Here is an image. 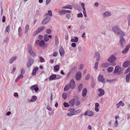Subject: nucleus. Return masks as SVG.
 Listing matches in <instances>:
<instances>
[{
	"label": "nucleus",
	"instance_id": "nucleus-1",
	"mask_svg": "<svg viewBox=\"0 0 130 130\" xmlns=\"http://www.w3.org/2000/svg\"><path fill=\"white\" fill-rule=\"evenodd\" d=\"M112 30L114 33L118 35L124 36L125 35L124 32L117 26L113 27Z\"/></svg>",
	"mask_w": 130,
	"mask_h": 130
},
{
	"label": "nucleus",
	"instance_id": "nucleus-2",
	"mask_svg": "<svg viewBox=\"0 0 130 130\" xmlns=\"http://www.w3.org/2000/svg\"><path fill=\"white\" fill-rule=\"evenodd\" d=\"M116 57L113 55H110V57L108 58L107 61L111 63V65L113 66H115L116 63L115 61L116 60Z\"/></svg>",
	"mask_w": 130,
	"mask_h": 130
},
{
	"label": "nucleus",
	"instance_id": "nucleus-3",
	"mask_svg": "<svg viewBox=\"0 0 130 130\" xmlns=\"http://www.w3.org/2000/svg\"><path fill=\"white\" fill-rule=\"evenodd\" d=\"M45 29V27L44 26H42L39 27L33 33L34 36H36L38 33L43 31Z\"/></svg>",
	"mask_w": 130,
	"mask_h": 130
},
{
	"label": "nucleus",
	"instance_id": "nucleus-4",
	"mask_svg": "<svg viewBox=\"0 0 130 130\" xmlns=\"http://www.w3.org/2000/svg\"><path fill=\"white\" fill-rule=\"evenodd\" d=\"M51 18L48 16H47L42 22V25H44L48 23L51 19Z\"/></svg>",
	"mask_w": 130,
	"mask_h": 130
},
{
	"label": "nucleus",
	"instance_id": "nucleus-5",
	"mask_svg": "<svg viewBox=\"0 0 130 130\" xmlns=\"http://www.w3.org/2000/svg\"><path fill=\"white\" fill-rule=\"evenodd\" d=\"M121 36L120 37V41L121 44V46L122 47H123L126 45L125 41L124 38Z\"/></svg>",
	"mask_w": 130,
	"mask_h": 130
},
{
	"label": "nucleus",
	"instance_id": "nucleus-6",
	"mask_svg": "<svg viewBox=\"0 0 130 130\" xmlns=\"http://www.w3.org/2000/svg\"><path fill=\"white\" fill-rule=\"evenodd\" d=\"M70 86H71V88L73 89H74L75 87V82L74 79H71L69 84Z\"/></svg>",
	"mask_w": 130,
	"mask_h": 130
},
{
	"label": "nucleus",
	"instance_id": "nucleus-7",
	"mask_svg": "<svg viewBox=\"0 0 130 130\" xmlns=\"http://www.w3.org/2000/svg\"><path fill=\"white\" fill-rule=\"evenodd\" d=\"M60 77H57L56 75L54 74H52L49 77V79L50 80L59 79Z\"/></svg>",
	"mask_w": 130,
	"mask_h": 130
},
{
	"label": "nucleus",
	"instance_id": "nucleus-8",
	"mask_svg": "<svg viewBox=\"0 0 130 130\" xmlns=\"http://www.w3.org/2000/svg\"><path fill=\"white\" fill-rule=\"evenodd\" d=\"M82 73L80 71L78 72L76 74L75 78L78 81L79 80L81 77Z\"/></svg>",
	"mask_w": 130,
	"mask_h": 130
},
{
	"label": "nucleus",
	"instance_id": "nucleus-9",
	"mask_svg": "<svg viewBox=\"0 0 130 130\" xmlns=\"http://www.w3.org/2000/svg\"><path fill=\"white\" fill-rule=\"evenodd\" d=\"M30 89L32 90H34L35 92L39 90L38 85H36L32 86L30 87Z\"/></svg>",
	"mask_w": 130,
	"mask_h": 130
},
{
	"label": "nucleus",
	"instance_id": "nucleus-10",
	"mask_svg": "<svg viewBox=\"0 0 130 130\" xmlns=\"http://www.w3.org/2000/svg\"><path fill=\"white\" fill-rule=\"evenodd\" d=\"M34 61V60L32 59H29L27 64V67L28 68L30 67L33 63Z\"/></svg>",
	"mask_w": 130,
	"mask_h": 130
},
{
	"label": "nucleus",
	"instance_id": "nucleus-11",
	"mask_svg": "<svg viewBox=\"0 0 130 130\" xmlns=\"http://www.w3.org/2000/svg\"><path fill=\"white\" fill-rule=\"evenodd\" d=\"M98 80L103 83L105 82V79L104 78L103 76L101 75H100L98 76Z\"/></svg>",
	"mask_w": 130,
	"mask_h": 130
},
{
	"label": "nucleus",
	"instance_id": "nucleus-12",
	"mask_svg": "<svg viewBox=\"0 0 130 130\" xmlns=\"http://www.w3.org/2000/svg\"><path fill=\"white\" fill-rule=\"evenodd\" d=\"M130 64V61H125L123 64V66L124 67H126Z\"/></svg>",
	"mask_w": 130,
	"mask_h": 130
},
{
	"label": "nucleus",
	"instance_id": "nucleus-13",
	"mask_svg": "<svg viewBox=\"0 0 130 130\" xmlns=\"http://www.w3.org/2000/svg\"><path fill=\"white\" fill-rule=\"evenodd\" d=\"M87 90L86 88H84L82 91V96L84 97L85 96L87 95Z\"/></svg>",
	"mask_w": 130,
	"mask_h": 130
},
{
	"label": "nucleus",
	"instance_id": "nucleus-14",
	"mask_svg": "<svg viewBox=\"0 0 130 130\" xmlns=\"http://www.w3.org/2000/svg\"><path fill=\"white\" fill-rule=\"evenodd\" d=\"M98 91L100 92V93L98 94L99 96H101L104 94V91L103 89L100 88L99 89Z\"/></svg>",
	"mask_w": 130,
	"mask_h": 130
},
{
	"label": "nucleus",
	"instance_id": "nucleus-15",
	"mask_svg": "<svg viewBox=\"0 0 130 130\" xmlns=\"http://www.w3.org/2000/svg\"><path fill=\"white\" fill-rule=\"evenodd\" d=\"M59 53L60 55L61 56L64 55V52L63 49V47L61 46L59 49Z\"/></svg>",
	"mask_w": 130,
	"mask_h": 130
},
{
	"label": "nucleus",
	"instance_id": "nucleus-16",
	"mask_svg": "<svg viewBox=\"0 0 130 130\" xmlns=\"http://www.w3.org/2000/svg\"><path fill=\"white\" fill-rule=\"evenodd\" d=\"M129 48V46L127 45L125 48L122 51V53L124 54L126 53L128 51Z\"/></svg>",
	"mask_w": 130,
	"mask_h": 130
},
{
	"label": "nucleus",
	"instance_id": "nucleus-17",
	"mask_svg": "<svg viewBox=\"0 0 130 130\" xmlns=\"http://www.w3.org/2000/svg\"><path fill=\"white\" fill-rule=\"evenodd\" d=\"M28 52L31 56L33 57H35L36 56V55L33 50H31L29 51Z\"/></svg>",
	"mask_w": 130,
	"mask_h": 130
},
{
	"label": "nucleus",
	"instance_id": "nucleus-18",
	"mask_svg": "<svg viewBox=\"0 0 130 130\" xmlns=\"http://www.w3.org/2000/svg\"><path fill=\"white\" fill-rule=\"evenodd\" d=\"M70 88H71V86L69 84H68L65 86L63 90L64 91H66L69 90Z\"/></svg>",
	"mask_w": 130,
	"mask_h": 130
},
{
	"label": "nucleus",
	"instance_id": "nucleus-19",
	"mask_svg": "<svg viewBox=\"0 0 130 130\" xmlns=\"http://www.w3.org/2000/svg\"><path fill=\"white\" fill-rule=\"evenodd\" d=\"M62 8L63 9H72V6L71 5H68L63 7Z\"/></svg>",
	"mask_w": 130,
	"mask_h": 130
},
{
	"label": "nucleus",
	"instance_id": "nucleus-20",
	"mask_svg": "<svg viewBox=\"0 0 130 130\" xmlns=\"http://www.w3.org/2000/svg\"><path fill=\"white\" fill-rule=\"evenodd\" d=\"M38 67H36L33 70L32 73V76H34L36 75V72L38 71Z\"/></svg>",
	"mask_w": 130,
	"mask_h": 130
},
{
	"label": "nucleus",
	"instance_id": "nucleus-21",
	"mask_svg": "<svg viewBox=\"0 0 130 130\" xmlns=\"http://www.w3.org/2000/svg\"><path fill=\"white\" fill-rule=\"evenodd\" d=\"M130 79V72L129 73L126 75L125 77L126 82H128Z\"/></svg>",
	"mask_w": 130,
	"mask_h": 130
},
{
	"label": "nucleus",
	"instance_id": "nucleus-22",
	"mask_svg": "<svg viewBox=\"0 0 130 130\" xmlns=\"http://www.w3.org/2000/svg\"><path fill=\"white\" fill-rule=\"evenodd\" d=\"M43 39L44 40L45 42H46L48 41L49 40L48 35L47 34H45L43 37Z\"/></svg>",
	"mask_w": 130,
	"mask_h": 130
},
{
	"label": "nucleus",
	"instance_id": "nucleus-23",
	"mask_svg": "<svg viewBox=\"0 0 130 130\" xmlns=\"http://www.w3.org/2000/svg\"><path fill=\"white\" fill-rule=\"evenodd\" d=\"M75 100L74 99H72L69 102V104L70 105L72 106H73L75 104Z\"/></svg>",
	"mask_w": 130,
	"mask_h": 130
},
{
	"label": "nucleus",
	"instance_id": "nucleus-24",
	"mask_svg": "<svg viewBox=\"0 0 130 130\" xmlns=\"http://www.w3.org/2000/svg\"><path fill=\"white\" fill-rule=\"evenodd\" d=\"M78 40V38L77 37H75L74 39H72L71 40V41L72 42H77Z\"/></svg>",
	"mask_w": 130,
	"mask_h": 130
},
{
	"label": "nucleus",
	"instance_id": "nucleus-25",
	"mask_svg": "<svg viewBox=\"0 0 130 130\" xmlns=\"http://www.w3.org/2000/svg\"><path fill=\"white\" fill-rule=\"evenodd\" d=\"M22 29L21 27H20L18 29V33L19 36H21L22 35Z\"/></svg>",
	"mask_w": 130,
	"mask_h": 130
},
{
	"label": "nucleus",
	"instance_id": "nucleus-26",
	"mask_svg": "<svg viewBox=\"0 0 130 130\" xmlns=\"http://www.w3.org/2000/svg\"><path fill=\"white\" fill-rule=\"evenodd\" d=\"M17 57L16 56H14L10 59L9 61L10 63H12L16 59Z\"/></svg>",
	"mask_w": 130,
	"mask_h": 130
},
{
	"label": "nucleus",
	"instance_id": "nucleus-27",
	"mask_svg": "<svg viewBox=\"0 0 130 130\" xmlns=\"http://www.w3.org/2000/svg\"><path fill=\"white\" fill-rule=\"evenodd\" d=\"M95 55L96 57V60L97 61H99L100 60V56L98 52L95 53Z\"/></svg>",
	"mask_w": 130,
	"mask_h": 130
},
{
	"label": "nucleus",
	"instance_id": "nucleus-28",
	"mask_svg": "<svg viewBox=\"0 0 130 130\" xmlns=\"http://www.w3.org/2000/svg\"><path fill=\"white\" fill-rule=\"evenodd\" d=\"M111 15V13L109 11L105 12L103 14V15L105 17H108Z\"/></svg>",
	"mask_w": 130,
	"mask_h": 130
},
{
	"label": "nucleus",
	"instance_id": "nucleus-29",
	"mask_svg": "<svg viewBox=\"0 0 130 130\" xmlns=\"http://www.w3.org/2000/svg\"><path fill=\"white\" fill-rule=\"evenodd\" d=\"M119 66H117L115 67V69L113 72V73L114 74H116L119 71Z\"/></svg>",
	"mask_w": 130,
	"mask_h": 130
},
{
	"label": "nucleus",
	"instance_id": "nucleus-30",
	"mask_svg": "<svg viewBox=\"0 0 130 130\" xmlns=\"http://www.w3.org/2000/svg\"><path fill=\"white\" fill-rule=\"evenodd\" d=\"M109 66V64L107 62L103 63L102 64V66L104 67H107Z\"/></svg>",
	"mask_w": 130,
	"mask_h": 130
},
{
	"label": "nucleus",
	"instance_id": "nucleus-31",
	"mask_svg": "<svg viewBox=\"0 0 130 130\" xmlns=\"http://www.w3.org/2000/svg\"><path fill=\"white\" fill-rule=\"evenodd\" d=\"M37 98L36 96L33 95L32 96V99L30 100V101L31 102L35 101L37 100Z\"/></svg>",
	"mask_w": 130,
	"mask_h": 130
},
{
	"label": "nucleus",
	"instance_id": "nucleus-32",
	"mask_svg": "<svg viewBox=\"0 0 130 130\" xmlns=\"http://www.w3.org/2000/svg\"><path fill=\"white\" fill-rule=\"evenodd\" d=\"M113 70V68L112 67H110L108 68L107 69V71L109 73L112 72Z\"/></svg>",
	"mask_w": 130,
	"mask_h": 130
},
{
	"label": "nucleus",
	"instance_id": "nucleus-33",
	"mask_svg": "<svg viewBox=\"0 0 130 130\" xmlns=\"http://www.w3.org/2000/svg\"><path fill=\"white\" fill-rule=\"evenodd\" d=\"M29 29V25H26L25 27V34L27 33Z\"/></svg>",
	"mask_w": 130,
	"mask_h": 130
},
{
	"label": "nucleus",
	"instance_id": "nucleus-34",
	"mask_svg": "<svg viewBox=\"0 0 130 130\" xmlns=\"http://www.w3.org/2000/svg\"><path fill=\"white\" fill-rule=\"evenodd\" d=\"M83 88V85L82 84H80L78 86V89L79 91H80Z\"/></svg>",
	"mask_w": 130,
	"mask_h": 130
},
{
	"label": "nucleus",
	"instance_id": "nucleus-35",
	"mask_svg": "<svg viewBox=\"0 0 130 130\" xmlns=\"http://www.w3.org/2000/svg\"><path fill=\"white\" fill-rule=\"evenodd\" d=\"M62 98L64 99H66L67 98V94L66 92H63L62 94Z\"/></svg>",
	"mask_w": 130,
	"mask_h": 130
},
{
	"label": "nucleus",
	"instance_id": "nucleus-36",
	"mask_svg": "<svg viewBox=\"0 0 130 130\" xmlns=\"http://www.w3.org/2000/svg\"><path fill=\"white\" fill-rule=\"evenodd\" d=\"M45 44V43L44 41L42 40L40 41V44L39 45L40 46H43Z\"/></svg>",
	"mask_w": 130,
	"mask_h": 130
},
{
	"label": "nucleus",
	"instance_id": "nucleus-37",
	"mask_svg": "<svg viewBox=\"0 0 130 130\" xmlns=\"http://www.w3.org/2000/svg\"><path fill=\"white\" fill-rule=\"evenodd\" d=\"M58 12L60 14L62 15L65 14V10L63 9H62L61 10L59 11Z\"/></svg>",
	"mask_w": 130,
	"mask_h": 130
},
{
	"label": "nucleus",
	"instance_id": "nucleus-38",
	"mask_svg": "<svg viewBox=\"0 0 130 130\" xmlns=\"http://www.w3.org/2000/svg\"><path fill=\"white\" fill-rule=\"evenodd\" d=\"M94 115V113L92 111L88 110V116H92Z\"/></svg>",
	"mask_w": 130,
	"mask_h": 130
},
{
	"label": "nucleus",
	"instance_id": "nucleus-39",
	"mask_svg": "<svg viewBox=\"0 0 130 130\" xmlns=\"http://www.w3.org/2000/svg\"><path fill=\"white\" fill-rule=\"evenodd\" d=\"M54 70L57 71H58L59 70V66L57 65L55 66L54 67Z\"/></svg>",
	"mask_w": 130,
	"mask_h": 130
},
{
	"label": "nucleus",
	"instance_id": "nucleus-40",
	"mask_svg": "<svg viewBox=\"0 0 130 130\" xmlns=\"http://www.w3.org/2000/svg\"><path fill=\"white\" fill-rule=\"evenodd\" d=\"M27 49L28 52L32 50V47L31 45L29 44L27 47Z\"/></svg>",
	"mask_w": 130,
	"mask_h": 130
},
{
	"label": "nucleus",
	"instance_id": "nucleus-41",
	"mask_svg": "<svg viewBox=\"0 0 130 130\" xmlns=\"http://www.w3.org/2000/svg\"><path fill=\"white\" fill-rule=\"evenodd\" d=\"M55 44L56 45H58L59 43V42L58 41V39L57 36H56L55 37Z\"/></svg>",
	"mask_w": 130,
	"mask_h": 130
},
{
	"label": "nucleus",
	"instance_id": "nucleus-42",
	"mask_svg": "<svg viewBox=\"0 0 130 130\" xmlns=\"http://www.w3.org/2000/svg\"><path fill=\"white\" fill-rule=\"evenodd\" d=\"M52 31L51 29H47L46 31V32L48 34H50L51 32Z\"/></svg>",
	"mask_w": 130,
	"mask_h": 130
},
{
	"label": "nucleus",
	"instance_id": "nucleus-43",
	"mask_svg": "<svg viewBox=\"0 0 130 130\" xmlns=\"http://www.w3.org/2000/svg\"><path fill=\"white\" fill-rule=\"evenodd\" d=\"M10 26L9 25L6 28V31L8 32H9L10 30Z\"/></svg>",
	"mask_w": 130,
	"mask_h": 130
},
{
	"label": "nucleus",
	"instance_id": "nucleus-44",
	"mask_svg": "<svg viewBox=\"0 0 130 130\" xmlns=\"http://www.w3.org/2000/svg\"><path fill=\"white\" fill-rule=\"evenodd\" d=\"M64 106L65 107H67L69 106V105L68 103L66 102H64L63 104Z\"/></svg>",
	"mask_w": 130,
	"mask_h": 130
},
{
	"label": "nucleus",
	"instance_id": "nucleus-45",
	"mask_svg": "<svg viewBox=\"0 0 130 130\" xmlns=\"http://www.w3.org/2000/svg\"><path fill=\"white\" fill-rule=\"evenodd\" d=\"M90 76L89 74H88L85 77V79L87 80H89L90 78Z\"/></svg>",
	"mask_w": 130,
	"mask_h": 130
},
{
	"label": "nucleus",
	"instance_id": "nucleus-46",
	"mask_svg": "<svg viewBox=\"0 0 130 130\" xmlns=\"http://www.w3.org/2000/svg\"><path fill=\"white\" fill-rule=\"evenodd\" d=\"M116 80L115 79H111V80H109V79H107V82H108L109 83H111L112 82H113L115 80Z\"/></svg>",
	"mask_w": 130,
	"mask_h": 130
},
{
	"label": "nucleus",
	"instance_id": "nucleus-47",
	"mask_svg": "<svg viewBox=\"0 0 130 130\" xmlns=\"http://www.w3.org/2000/svg\"><path fill=\"white\" fill-rule=\"evenodd\" d=\"M99 64V62H96L95 64L94 68L96 69H98V65Z\"/></svg>",
	"mask_w": 130,
	"mask_h": 130
},
{
	"label": "nucleus",
	"instance_id": "nucleus-48",
	"mask_svg": "<svg viewBox=\"0 0 130 130\" xmlns=\"http://www.w3.org/2000/svg\"><path fill=\"white\" fill-rule=\"evenodd\" d=\"M77 17L78 18L82 17H83V14L81 13H78L77 14Z\"/></svg>",
	"mask_w": 130,
	"mask_h": 130
},
{
	"label": "nucleus",
	"instance_id": "nucleus-49",
	"mask_svg": "<svg viewBox=\"0 0 130 130\" xmlns=\"http://www.w3.org/2000/svg\"><path fill=\"white\" fill-rule=\"evenodd\" d=\"M39 59L40 60V62H43L44 60V59L41 57H39Z\"/></svg>",
	"mask_w": 130,
	"mask_h": 130
},
{
	"label": "nucleus",
	"instance_id": "nucleus-50",
	"mask_svg": "<svg viewBox=\"0 0 130 130\" xmlns=\"http://www.w3.org/2000/svg\"><path fill=\"white\" fill-rule=\"evenodd\" d=\"M48 15L50 16H52V12L51 10H49L48 11Z\"/></svg>",
	"mask_w": 130,
	"mask_h": 130
},
{
	"label": "nucleus",
	"instance_id": "nucleus-51",
	"mask_svg": "<svg viewBox=\"0 0 130 130\" xmlns=\"http://www.w3.org/2000/svg\"><path fill=\"white\" fill-rule=\"evenodd\" d=\"M120 105L121 106H124V104L122 101H120L119 103Z\"/></svg>",
	"mask_w": 130,
	"mask_h": 130
},
{
	"label": "nucleus",
	"instance_id": "nucleus-52",
	"mask_svg": "<svg viewBox=\"0 0 130 130\" xmlns=\"http://www.w3.org/2000/svg\"><path fill=\"white\" fill-rule=\"evenodd\" d=\"M130 71V66L128 68L126 69V70L125 72V74H126L129 71Z\"/></svg>",
	"mask_w": 130,
	"mask_h": 130
},
{
	"label": "nucleus",
	"instance_id": "nucleus-53",
	"mask_svg": "<svg viewBox=\"0 0 130 130\" xmlns=\"http://www.w3.org/2000/svg\"><path fill=\"white\" fill-rule=\"evenodd\" d=\"M66 17L68 19H69L71 17V15L69 13L67 14H66Z\"/></svg>",
	"mask_w": 130,
	"mask_h": 130
},
{
	"label": "nucleus",
	"instance_id": "nucleus-54",
	"mask_svg": "<svg viewBox=\"0 0 130 130\" xmlns=\"http://www.w3.org/2000/svg\"><path fill=\"white\" fill-rule=\"evenodd\" d=\"M6 21V17L5 16H3V19L2 20V22L4 23Z\"/></svg>",
	"mask_w": 130,
	"mask_h": 130
},
{
	"label": "nucleus",
	"instance_id": "nucleus-55",
	"mask_svg": "<svg viewBox=\"0 0 130 130\" xmlns=\"http://www.w3.org/2000/svg\"><path fill=\"white\" fill-rule=\"evenodd\" d=\"M96 83L95 82H93L91 84V87L92 88H94L95 86Z\"/></svg>",
	"mask_w": 130,
	"mask_h": 130
},
{
	"label": "nucleus",
	"instance_id": "nucleus-56",
	"mask_svg": "<svg viewBox=\"0 0 130 130\" xmlns=\"http://www.w3.org/2000/svg\"><path fill=\"white\" fill-rule=\"evenodd\" d=\"M43 38V36L41 35H40L38 36V39L40 40H42Z\"/></svg>",
	"mask_w": 130,
	"mask_h": 130
},
{
	"label": "nucleus",
	"instance_id": "nucleus-57",
	"mask_svg": "<svg viewBox=\"0 0 130 130\" xmlns=\"http://www.w3.org/2000/svg\"><path fill=\"white\" fill-rule=\"evenodd\" d=\"M80 103V102L79 101H77L76 103V106L79 105Z\"/></svg>",
	"mask_w": 130,
	"mask_h": 130
},
{
	"label": "nucleus",
	"instance_id": "nucleus-58",
	"mask_svg": "<svg viewBox=\"0 0 130 130\" xmlns=\"http://www.w3.org/2000/svg\"><path fill=\"white\" fill-rule=\"evenodd\" d=\"M81 6L83 8V9H85V5L84 3H82L81 4Z\"/></svg>",
	"mask_w": 130,
	"mask_h": 130
},
{
	"label": "nucleus",
	"instance_id": "nucleus-59",
	"mask_svg": "<svg viewBox=\"0 0 130 130\" xmlns=\"http://www.w3.org/2000/svg\"><path fill=\"white\" fill-rule=\"evenodd\" d=\"M46 108L49 111H51L52 110V108H50L49 106H47Z\"/></svg>",
	"mask_w": 130,
	"mask_h": 130
},
{
	"label": "nucleus",
	"instance_id": "nucleus-60",
	"mask_svg": "<svg viewBox=\"0 0 130 130\" xmlns=\"http://www.w3.org/2000/svg\"><path fill=\"white\" fill-rule=\"evenodd\" d=\"M78 49L79 52H80L82 51V47L81 46H79L78 47Z\"/></svg>",
	"mask_w": 130,
	"mask_h": 130
},
{
	"label": "nucleus",
	"instance_id": "nucleus-61",
	"mask_svg": "<svg viewBox=\"0 0 130 130\" xmlns=\"http://www.w3.org/2000/svg\"><path fill=\"white\" fill-rule=\"evenodd\" d=\"M40 41H40V40H36V43L37 44H39L40 43Z\"/></svg>",
	"mask_w": 130,
	"mask_h": 130
},
{
	"label": "nucleus",
	"instance_id": "nucleus-62",
	"mask_svg": "<svg viewBox=\"0 0 130 130\" xmlns=\"http://www.w3.org/2000/svg\"><path fill=\"white\" fill-rule=\"evenodd\" d=\"M58 53L57 52H55L53 54V56L55 57L57 55Z\"/></svg>",
	"mask_w": 130,
	"mask_h": 130
},
{
	"label": "nucleus",
	"instance_id": "nucleus-63",
	"mask_svg": "<svg viewBox=\"0 0 130 130\" xmlns=\"http://www.w3.org/2000/svg\"><path fill=\"white\" fill-rule=\"evenodd\" d=\"M71 46L73 47H75L76 46V44L74 43H72L71 44Z\"/></svg>",
	"mask_w": 130,
	"mask_h": 130
},
{
	"label": "nucleus",
	"instance_id": "nucleus-64",
	"mask_svg": "<svg viewBox=\"0 0 130 130\" xmlns=\"http://www.w3.org/2000/svg\"><path fill=\"white\" fill-rule=\"evenodd\" d=\"M67 115L68 116H72V112H69L67 113Z\"/></svg>",
	"mask_w": 130,
	"mask_h": 130
}]
</instances>
